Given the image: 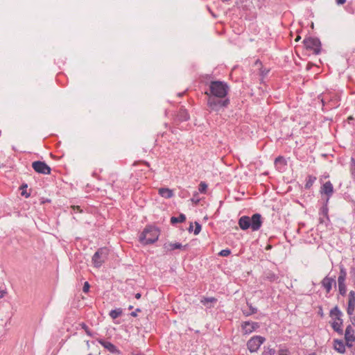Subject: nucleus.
I'll return each mask as SVG.
<instances>
[{
	"label": "nucleus",
	"instance_id": "obj_46",
	"mask_svg": "<svg viewBox=\"0 0 355 355\" xmlns=\"http://www.w3.org/2000/svg\"><path fill=\"white\" fill-rule=\"evenodd\" d=\"M318 315L321 317V318H323L324 317V313H323V310H322V307L320 306H319V310H318Z\"/></svg>",
	"mask_w": 355,
	"mask_h": 355
},
{
	"label": "nucleus",
	"instance_id": "obj_5",
	"mask_svg": "<svg viewBox=\"0 0 355 355\" xmlns=\"http://www.w3.org/2000/svg\"><path fill=\"white\" fill-rule=\"evenodd\" d=\"M303 44L307 50L313 51L315 55H319L321 53L322 44L318 37H306L303 40Z\"/></svg>",
	"mask_w": 355,
	"mask_h": 355
},
{
	"label": "nucleus",
	"instance_id": "obj_6",
	"mask_svg": "<svg viewBox=\"0 0 355 355\" xmlns=\"http://www.w3.org/2000/svg\"><path fill=\"white\" fill-rule=\"evenodd\" d=\"M109 250L107 248H101L94 254L92 263L96 268H100L107 258Z\"/></svg>",
	"mask_w": 355,
	"mask_h": 355
},
{
	"label": "nucleus",
	"instance_id": "obj_57",
	"mask_svg": "<svg viewBox=\"0 0 355 355\" xmlns=\"http://www.w3.org/2000/svg\"><path fill=\"white\" fill-rule=\"evenodd\" d=\"M322 104L324 105V102L323 100H322Z\"/></svg>",
	"mask_w": 355,
	"mask_h": 355
},
{
	"label": "nucleus",
	"instance_id": "obj_7",
	"mask_svg": "<svg viewBox=\"0 0 355 355\" xmlns=\"http://www.w3.org/2000/svg\"><path fill=\"white\" fill-rule=\"evenodd\" d=\"M266 341V338L261 336H254L247 342V348L251 352H257L260 346Z\"/></svg>",
	"mask_w": 355,
	"mask_h": 355
},
{
	"label": "nucleus",
	"instance_id": "obj_3",
	"mask_svg": "<svg viewBox=\"0 0 355 355\" xmlns=\"http://www.w3.org/2000/svg\"><path fill=\"white\" fill-rule=\"evenodd\" d=\"M329 316L333 320L330 322L331 327L335 332H336L338 335L342 336L343 334V320L342 319L343 313L339 309L338 306H336L330 310Z\"/></svg>",
	"mask_w": 355,
	"mask_h": 355
},
{
	"label": "nucleus",
	"instance_id": "obj_20",
	"mask_svg": "<svg viewBox=\"0 0 355 355\" xmlns=\"http://www.w3.org/2000/svg\"><path fill=\"white\" fill-rule=\"evenodd\" d=\"M158 193L160 196L166 199L171 198L174 196L173 191L172 189L164 187L159 189Z\"/></svg>",
	"mask_w": 355,
	"mask_h": 355
},
{
	"label": "nucleus",
	"instance_id": "obj_56",
	"mask_svg": "<svg viewBox=\"0 0 355 355\" xmlns=\"http://www.w3.org/2000/svg\"><path fill=\"white\" fill-rule=\"evenodd\" d=\"M300 39V37H297L296 38V41H298Z\"/></svg>",
	"mask_w": 355,
	"mask_h": 355
},
{
	"label": "nucleus",
	"instance_id": "obj_44",
	"mask_svg": "<svg viewBox=\"0 0 355 355\" xmlns=\"http://www.w3.org/2000/svg\"><path fill=\"white\" fill-rule=\"evenodd\" d=\"M71 209L72 211L74 212V213H76V212H81L82 210L80 209V207L79 206H72L71 207Z\"/></svg>",
	"mask_w": 355,
	"mask_h": 355
},
{
	"label": "nucleus",
	"instance_id": "obj_49",
	"mask_svg": "<svg viewBox=\"0 0 355 355\" xmlns=\"http://www.w3.org/2000/svg\"><path fill=\"white\" fill-rule=\"evenodd\" d=\"M6 292L0 288V298H2Z\"/></svg>",
	"mask_w": 355,
	"mask_h": 355
},
{
	"label": "nucleus",
	"instance_id": "obj_16",
	"mask_svg": "<svg viewBox=\"0 0 355 355\" xmlns=\"http://www.w3.org/2000/svg\"><path fill=\"white\" fill-rule=\"evenodd\" d=\"M239 225L242 230H247L250 228V217L243 216L239 219Z\"/></svg>",
	"mask_w": 355,
	"mask_h": 355
},
{
	"label": "nucleus",
	"instance_id": "obj_28",
	"mask_svg": "<svg viewBox=\"0 0 355 355\" xmlns=\"http://www.w3.org/2000/svg\"><path fill=\"white\" fill-rule=\"evenodd\" d=\"M276 350L274 348H270V347H263V350L262 352V355H275Z\"/></svg>",
	"mask_w": 355,
	"mask_h": 355
},
{
	"label": "nucleus",
	"instance_id": "obj_39",
	"mask_svg": "<svg viewBox=\"0 0 355 355\" xmlns=\"http://www.w3.org/2000/svg\"><path fill=\"white\" fill-rule=\"evenodd\" d=\"M231 254V250L228 248L220 250L218 255L220 257H227Z\"/></svg>",
	"mask_w": 355,
	"mask_h": 355
},
{
	"label": "nucleus",
	"instance_id": "obj_14",
	"mask_svg": "<svg viewBox=\"0 0 355 355\" xmlns=\"http://www.w3.org/2000/svg\"><path fill=\"white\" fill-rule=\"evenodd\" d=\"M217 302V298L214 297H202L200 299V303L207 309L214 307V304Z\"/></svg>",
	"mask_w": 355,
	"mask_h": 355
},
{
	"label": "nucleus",
	"instance_id": "obj_4",
	"mask_svg": "<svg viewBox=\"0 0 355 355\" xmlns=\"http://www.w3.org/2000/svg\"><path fill=\"white\" fill-rule=\"evenodd\" d=\"M207 106L214 112H219L224 110L227 108L230 103V99L227 97L223 98H218L212 96H207Z\"/></svg>",
	"mask_w": 355,
	"mask_h": 355
},
{
	"label": "nucleus",
	"instance_id": "obj_25",
	"mask_svg": "<svg viewBox=\"0 0 355 355\" xmlns=\"http://www.w3.org/2000/svg\"><path fill=\"white\" fill-rule=\"evenodd\" d=\"M317 180L316 177L312 175H309L306 179V183L304 185L305 189H309Z\"/></svg>",
	"mask_w": 355,
	"mask_h": 355
},
{
	"label": "nucleus",
	"instance_id": "obj_27",
	"mask_svg": "<svg viewBox=\"0 0 355 355\" xmlns=\"http://www.w3.org/2000/svg\"><path fill=\"white\" fill-rule=\"evenodd\" d=\"M122 314L121 309H115L110 311L109 315L112 319H116Z\"/></svg>",
	"mask_w": 355,
	"mask_h": 355
},
{
	"label": "nucleus",
	"instance_id": "obj_51",
	"mask_svg": "<svg viewBox=\"0 0 355 355\" xmlns=\"http://www.w3.org/2000/svg\"><path fill=\"white\" fill-rule=\"evenodd\" d=\"M346 2V0H336V3L338 5H343Z\"/></svg>",
	"mask_w": 355,
	"mask_h": 355
},
{
	"label": "nucleus",
	"instance_id": "obj_30",
	"mask_svg": "<svg viewBox=\"0 0 355 355\" xmlns=\"http://www.w3.org/2000/svg\"><path fill=\"white\" fill-rule=\"evenodd\" d=\"M269 71H270V69H268L267 68H265V67H261L259 69V75L261 76V82L263 81L264 78L268 75Z\"/></svg>",
	"mask_w": 355,
	"mask_h": 355
},
{
	"label": "nucleus",
	"instance_id": "obj_42",
	"mask_svg": "<svg viewBox=\"0 0 355 355\" xmlns=\"http://www.w3.org/2000/svg\"><path fill=\"white\" fill-rule=\"evenodd\" d=\"M349 274H350L351 277L353 279L354 282L355 283V267L354 266H352L350 268Z\"/></svg>",
	"mask_w": 355,
	"mask_h": 355
},
{
	"label": "nucleus",
	"instance_id": "obj_13",
	"mask_svg": "<svg viewBox=\"0 0 355 355\" xmlns=\"http://www.w3.org/2000/svg\"><path fill=\"white\" fill-rule=\"evenodd\" d=\"M322 286L326 290V292L329 293L332 289L333 285L336 286V277H329L326 276L321 282Z\"/></svg>",
	"mask_w": 355,
	"mask_h": 355
},
{
	"label": "nucleus",
	"instance_id": "obj_53",
	"mask_svg": "<svg viewBox=\"0 0 355 355\" xmlns=\"http://www.w3.org/2000/svg\"><path fill=\"white\" fill-rule=\"evenodd\" d=\"M141 296V295L139 293H137L135 294V298L137 299V300L140 299Z\"/></svg>",
	"mask_w": 355,
	"mask_h": 355
},
{
	"label": "nucleus",
	"instance_id": "obj_29",
	"mask_svg": "<svg viewBox=\"0 0 355 355\" xmlns=\"http://www.w3.org/2000/svg\"><path fill=\"white\" fill-rule=\"evenodd\" d=\"M27 187H28V185H27V184H25V183L22 184L20 186V190L21 191V195L22 196H24L25 198H28L31 196V193H28L26 191Z\"/></svg>",
	"mask_w": 355,
	"mask_h": 355
},
{
	"label": "nucleus",
	"instance_id": "obj_33",
	"mask_svg": "<svg viewBox=\"0 0 355 355\" xmlns=\"http://www.w3.org/2000/svg\"><path fill=\"white\" fill-rule=\"evenodd\" d=\"M348 304H355V292L351 291L349 293Z\"/></svg>",
	"mask_w": 355,
	"mask_h": 355
},
{
	"label": "nucleus",
	"instance_id": "obj_24",
	"mask_svg": "<svg viewBox=\"0 0 355 355\" xmlns=\"http://www.w3.org/2000/svg\"><path fill=\"white\" fill-rule=\"evenodd\" d=\"M328 212H329L328 202H327V201L325 200L324 205L320 209L319 215L325 218L327 221H329Z\"/></svg>",
	"mask_w": 355,
	"mask_h": 355
},
{
	"label": "nucleus",
	"instance_id": "obj_8",
	"mask_svg": "<svg viewBox=\"0 0 355 355\" xmlns=\"http://www.w3.org/2000/svg\"><path fill=\"white\" fill-rule=\"evenodd\" d=\"M32 167L34 171L38 173L49 175L51 173V168L44 162L35 161L32 163Z\"/></svg>",
	"mask_w": 355,
	"mask_h": 355
},
{
	"label": "nucleus",
	"instance_id": "obj_52",
	"mask_svg": "<svg viewBox=\"0 0 355 355\" xmlns=\"http://www.w3.org/2000/svg\"><path fill=\"white\" fill-rule=\"evenodd\" d=\"M193 223H190V225H189V228H188V231H189V232H192V231H193Z\"/></svg>",
	"mask_w": 355,
	"mask_h": 355
},
{
	"label": "nucleus",
	"instance_id": "obj_37",
	"mask_svg": "<svg viewBox=\"0 0 355 355\" xmlns=\"http://www.w3.org/2000/svg\"><path fill=\"white\" fill-rule=\"evenodd\" d=\"M338 291H339V293L344 296L346 295V293H347V288H346V285L345 284H341V285H338Z\"/></svg>",
	"mask_w": 355,
	"mask_h": 355
},
{
	"label": "nucleus",
	"instance_id": "obj_9",
	"mask_svg": "<svg viewBox=\"0 0 355 355\" xmlns=\"http://www.w3.org/2000/svg\"><path fill=\"white\" fill-rule=\"evenodd\" d=\"M260 327L259 323L252 321H245L241 324V328L243 335H249L256 331Z\"/></svg>",
	"mask_w": 355,
	"mask_h": 355
},
{
	"label": "nucleus",
	"instance_id": "obj_22",
	"mask_svg": "<svg viewBox=\"0 0 355 355\" xmlns=\"http://www.w3.org/2000/svg\"><path fill=\"white\" fill-rule=\"evenodd\" d=\"M264 279L270 282H277L279 281V275L271 270H267L264 272Z\"/></svg>",
	"mask_w": 355,
	"mask_h": 355
},
{
	"label": "nucleus",
	"instance_id": "obj_35",
	"mask_svg": "<svg viewBox=\"0 0 355 355\" xmlns=\"http://www.w3.org/2000/svg\"><path fill=\"white\" fill-rule=\"evenodd\" d=\"M354 308H355V304H347V313L349 316H351L354 314Z\"/></svg>",
	"mask_w": 355,
	"mask_h": 355
},
{
	"label": "nucleus",
	"instance_id": "obj_21",
	"mask_svg": "<svg viewBox=\"0 0 355 355\" xmlns=\"http://www.w3.org/2000/svg\"><path fill=\"white\" fill-rule=\"evenodd\" d=\"M246 304L249 308V310L242 309L241 311H242V313L243 315H245V317H248V316H250V315L257 313V311H258L257 308L255 306H253L252 303L247 301Z\"/></svg>",
	"mask_w": 355,
	"mask_h": 355
},
{
	"label": "nucleus",
	"instance_id": "obj_32",
	"mask_svg": "<svg viewBox=\"0 0 355 355\" xmlns=\"http://www.w3.org/2000/svg\"><path fill=\"white\" fill-rule=\"evenodd\" d=\"M80 325L81 328L85 331V333L87 334V336H89L90 337H93V334L89 330V327H87V325L85 323L82 322L81 324H80Z\"/></svg>",
	"mask_w": 355,
	"mask_h": 355
},
{
	"label": "nucleus",
	"instance_id": "obj_59",
	"mask_svg": "<svg viewBox=\"0 0 355 355\" xmlns=\"http://www.w3.org/2000/svg\"><path fill=\"white\" fill-rule=\"evenodd\" d=\"M87 355H92V354H87Z\"/></svg>",
	"mask_w": 355,
	"mask_h": 355
},
{
	"label": "nucleus",
	"instance_id": "obj_1",
	"mask_svg": "<svg viewBox=\"0 0 355 355\" xmlns=\"http://www.w3.org/2000/svg\"><path fill=\"white\" fill-rule=\"evenodd\" d=\"M230 90L228 84L225 81L211 80L209 83V89L205 92L207 96L223 98L227 96Z\"/></svg>",
	"mask_w": 355,
	"mask_h": 355
},
{
	"label": "nucleus",
	"instance_id": "obj_10",
	"mask_svg": "<svg viewBox=\"0 0 355 355\" xmlns=\"http://www.w3.org/2000/svg\"><path fill=\"white\" fill-rule=\"evenodd\" d=\"M250 228L253 232L258 231L263 223L262 216L260 214H254L250 217Z\"/></svg>",
	"mask_w": 355,
	"mask_h": 355
},
{
	"label": "nucleus",
	"instance_id": "obj_54",
	"mask_svg": "<svg viewBox=\"0 0 355 355\" xmlns=\"http://www.w3.org/2000/svg\"><path fill=\"white\" fill-rule=\"evenodd\" d=\"M133 309V306H132V305H130V306H128V309H129V310H131V309Z\"/></svg>",
	"mask_w": 355,
	"mask_h": 355
},
{
	"label": "nucleus",
	"instance_id": "obj_26",
	"mask_svg": "<svg viewBox=\"0 0 355 355\" xmlns=\"http://www.w3.org/2000/svg\"><path fill=\"white\" fill-rule=\"evenodd\" d=\"M186 220V216L184 214H180L178 217L172 216L171 218V223L175 225L178 223H183Z\"/></svg>",
	"mask_w": 355,
	"mask_h": 355
},
{
	"label": "nucleus",
	"instance_id": "obj_58",
	"mask_svg": "<svg viewBox=\"0 0 355 355\" xmlns=\"http://www.w3.org/2000/svg\"><path fill=\"white\" fill-rule=\"evenodd\" d=\"M182 95V93H179V94H178V96H181Z\"/></svg>",
	"mask_w": 355,
	"mask_h": 355
},
{
	"label": "nucleus",
	"instance_id": "obj_2",
	"mask_svg": "<svg viewBox=\"0 0 355 355\" xmlns=\"http://www.w3.org/2000/svg\"><path fill=\"white\" fill-rule=\"evenodd\" d=\"M160 230L158 227L148 225L145 227L139 236V242L144 245H148L155 243L159 236Z\"/></svg>",
	"mask_w": 355,
	"mask_h": 355
},
{
	"label": "nucleus",
	"instance_id": "obj_12",
	"mask_svg": "<svg viewBox=\"0 0 355 355\" xmlns=\"http://www.w3.org/2000/svg\"><path fill=\"white\" fill-rule=\"evenodd\" d=\"M188 245H183L182 243L175 242V243H165L163 245V248L165 250L166 252H171L175 250H186L187 249Z\"/></svg>",
	"mask_w": 355,
	"mask_h": 355
},
{
	"label": "nucleus",
	"instance_id": "obj_18",
	"mask_svg": "<svg viewBox=\"0 0 355 355\" xmlns=\"http://www.w3.org/2000/svg\"><path fill=\"white\" fill-rule=\"evenodd\" d=\"M334 349L340 354L345 352V345L343 340L335 339L334 340Z\"/></svg>",
	"mask_w": 355,
	"mask_h": 355
},
{
	"label": "nucleus",
	"instance_id": "obj_47",
	"mask_svg": "<svg viewBox=\"0 0 355 355\" xmlns=\"http://www.w3.org/2000/svg\"><path fill=\"white\" fill-rule=\"evenodd\" d=\"M188 194L187 191H182L180 193L179 196L181 198H185Z\"/></svg>",
	"mask_w": 355,
	"mask_h": 355
},
{
	"label": "nucleus",
	"instance_id": "obj_17",
	"mask_svg": "<svg viewBox=\"0 0 355 355\" xmlns=\"http://www.w3.org/2000/svg\"><path fill=\"white\" fill-rule=\"evenodd\" d=\"M345 341H355L354 330L351 324L346 327L345 332Z\"/></svg>",
	"mask_w": 355,
	"mask_h": 355
},
{
	"label": "nucleus",
	"instance_id": "obj_31",
	"mask_svg": "<svg viewBox=\"0 0 355 355\" xmlns=\"http://www.w3.org/2000/svg\"><path fill=\"white\" fill-rule=\"evenodd\" d=\"M289 349L286 347H282L280 345L279 349L278 350V355H290Z\"/></svg>",
	"mask_w": 355,
	"mask_h": 355
},
{
	"label": "nucleus",
	"instance_id": "obj_38",
	"mask_svg": "<svg viewBox=\"0 0 355 355\" xmlns=\"http://www.w3.org/2000/svg\"><path fill=\"white\" fill-rule=\"evenodd\" d=\"M201 229H202L201 225L198 222L196 221L195 222V229L193 230V234L195 235L199 234V233L201 231Z\"/></svg>",
	"mask_w": 355,
	"mask_h": 355
},
{
	"label": "nucleus",
	"instance_id": "obj_36",
	"mask_svg": "<svg viewBox=\"0 0 355 355\" xmlns=\"http://www.w3.org/2000/svg\"><path fill=\"white\" fill-rule=\"evenodd\" d=\"M200 199L198 196V192H195L193 195V197L191 198V201L195 204V205H197L198 204V202H200Z\"/></svg>",
	"mask_w": 355,
	"mask_h": 355
},
{
	"label": "nucleus",
	"instance_id": "obj_40",
	"mask_svg": "<svg viewBox=\"0 0 355 355\" xmlns=\"http://www.w3.org/2000/svg\"><path fill=\"white\" fill-rule=\"evenodd\" d=\"M339 268H340V272H339L338 276L346 277H347V271H346V269L345 268L344 266L340 265L339 266Z\"/></svg>",
	"mask_w": 355,
	"mask_h": 355
},
{
	"label": "nucleus",
	"instance_id": "obj_45",
	"mask_svg": "<svg viewBox=\"0 0 355 355\" xmlns=\"http://www.w3.org/2000/svg\"><path fill=\"white\" fill-rule=\"evenodd\" d=\"M140 311H141V309L137 308V309H136L135 311H134L130 313V315L132 316V317H137V313L140 312Z\"/></svg>",
	"mask_w": 355,
	"mask_h": 355
},
{
	"label": "nucleus",
	"instance_id": "obj_50",
	"mask_svg": "<svg viewBox=\"0 0 355 355\" xmlns=\"http://www.w3.org/2000/svg\"><path fill=\"white\" fill-rule=\"evenodd\" d=\"M345 342H346V344L345 345V346H347L348 347H354L353 345L351 343L353 341H345Z\"/></svg>",
	"mask_w": 355,
	"mask_h": 355
},
{
	"label": "nucleus",
	"instance_id": "obj_48",
	"mask_svg": "<svg viewBox=\"0 0 355 355\" xmlns=\"http://www.w3.org/2000/svg\"><path fill=\"white\" fill-rule=\"evenodd\" d=\"M319 220H320V223H321V224L326 223V221H327L325 218H324L323 216H320Z\"/></svg>",
	"mask_w": 355,
	"mask_h": 355
},
{
	"label": "nucleus",
	"instance_id": "obj_43",
	"mask_svg": "<svg viewBox=\"0 0 355 355\" xmlns=\"http://www.w3.org/2000/svg\"><path fill=\"white\" fill-rule=\"evenodd\" d=\"M346 277L338 276V285L345 284Z\"/></svg>",
	"mask_w": 355,
	"mask_h": 355
},
{
	"label": "nucleus",
	"instance_id": "obj_19",
	"mask_svg": "<svg viewBox=\"0 0 355 355\" xmlns=\"http://www.w3.org/2000/svg\"><path fill=\"white\" fill-rule=\"evenodd\" d=\"M274 164L279 171H282L284 170L287 165V162L283 156H278L275 158Z\"/></svg>",
	"mask_w": 355,
	"mask_h": 355
},
{
	"label": "nucleus",
	"instance_id": "obj_11",
	"mask_svg": "<svg viewBox=\"0 0 355 355\" xmlns=\"http://www.w3.org/2000/svg\"><path fill=\"white\" fill-rule=\"evenodd\" d=\"M320 193L327 196L326 201L329 202V200L334 193V186L330 181L326 182L320 187Z\"/></svg>",
	"mask_w": 355,
	"mask_h": 355
},
{
	"label": "nucleus",
	"instance_id": "obj_41",
	"mask_svg": "<svg viewBox=\"0 0 355 355\" xmlns=\"http://www.w3.org/2000/svg\"><path fill=\"white\" fill-rule=\"evenodd\" d=\"M89 288H90V285L88 283V282H85L84 283V285H83V291L84 293H88L89 292Z\"/></svg>",
	"mask_w": 355,
	"mask_h": 355
},
{
	"label": "nucleus",
	"instance_id": "obj_15",
	"mask_svg": "<svg viewBox=\"0 0 355 355\" xmlns=\"http://www.w3.org/2000/svg\"><path fill=\"white\" fill-rule=\"evenodd\" d=\"M98 343L104 347L106 349H107L112 354L119 353V351L118 350L117 347L112 344V343L109 341L104 340L103 339L98 340Z\"/></svg>",
	"mask_w": 355,
	"mask_h": 355
},
{
	"label": "nucleus",
	"instance_id": "obj_55",
	"mask_svg": "<svg viewBox=\"0 0 355 355\" xmlns=\"http://www.w3.org/2000/svg\"><path fill=\"white\" fill-rule=\"evenodd\" d=\"M353 320H354V322H352V324L355 325V318H353Z\"/></svg>",
	"mask_w": 355,
	"mask_h": 355
},
{
	"label": "nucleus",
	"instance_id": "obj_34",
	"mask_svg": "<svg viewBox=\"0 0 355 355\" xmlns=\"http://www.w3.org/2000/svg\"><path fill=\"white\" fill-rule=\"evenodd\" d=\"M207 189V184L205 182H201L198 187V191L200 193H205Z\"/></svg>",
	"mask_w": 355,
	"mask_h": 355
},
{
	"label": "nucleus",
	"instance_id": "obj_23",
	"mask_svg": "<svg viewBox=\"0 0 355 355\" xmlns=\"http://www.w3.org/2000/svg\"><path fill=\"white\" fill-rule=\"evenodd\" d=\"M190 116L189 113L185 109H180L178 112L175 120L179 122L187 121L189 119Z\"/></svg>",
	"mask_w": 355,
	"mask_h": 355
}]
</instances>
